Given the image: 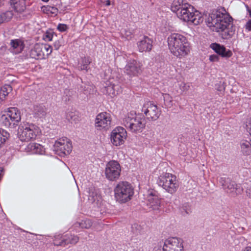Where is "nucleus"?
<instances>
[{
    "label": "nucleus",
    "mask_w": 251,
    "mask_h": 251,
    "mask_svg": "<svg viewBox=\"0 0 251 251\" xmlns=\"http://www.w3.org/2000/svg\"><path fill=\"white\" fill-rule=\"evenodd\" d=\"M142 112L144 113L146 118L149 121L156 120L160 115V110L157 105L151 101H147L144 104Z\"/></svg>",
    "instance_id": "obj_13"
},
{
    "label": "nucleus",
    "mask_w": 251,
    "mask_h": 251,
    "mask_svg": "<svg viewBox=\"0 0 251 251\" xmlns=\"http://www.w3.org/2000/svg\"><path fill=\"white\" fill-rule=\"evenodd\" d=\"M121 167L116 161H110L106 165L105 175L106 178L110 181H115L120 176Z\"/></svg>",
    "instance_id": "obj_12"
},
{
    "label": "nucleus",
    "mask_w": 251,
    "mask_h": 251,
    "mask_svg": "<svg viewBox=\"0 0 251 251\" xmlns=\"http://www.w3.org/2000/svg\"><path fill=\"white\" fill-rule=\"evenodd\" d=\"M142 229V226L137 223H134L131 226L132 232L135 234H141Z\"/></svg>",
    "instance_id": "obj_41"
},
{
    "label": "nucleus",
    "mask_w": 251,
    "mask_h": 251,
    "mask_svg": "<svg viewBox=\"0 0 251 251\" xmlns=\"http://www.w3.org/2000/svg\"><path fill=\"white\" fill-rule=\"evenodd\" d=\"M232 18L226 13L224 8L213 9L205 20L207 25L213 31L222 32L230 36L232 31L230 28L232 27Z\"/></svg>",
    "instance_id": "obj_1"
},
{
    "label": "nucleus",
    "mask_w": 251,
    "mask_h": 251,
    "mask_svg": "<svg viewBox=\"0 0 251 251\" xmlns=\"http://www.w3.org/2000/svg\"><path fill=\"white\" fill-rule=\"evenodd\" d=\"M12 16L13 13L11 11L0 12V25L4 22L9 21Z\"/></svg>",
    "instance_id": "obj_31"
},
{
    "label": "nucleus",
    "mask_w": 251,
    "mask_h": 251,
    "mask_svg": "<svg viewBox=\"0 0 251 251\" xmlns=\"http://www.w3.org/2000/svg\"><path fill=\"white\" fill-rule=\"evenodd\" d=\"M41 11L49 15L52 16L53 15H56L58 13V9L50 5L43 6L41 7Z\"/></svg>",
    "instance_id": "obj_30"
},
{
    "label": "nucleus",
    "mask_w": 251,
    "mask_h": 251,
    "mask_svg": "<svg viewBox=\"0 0 251 251\" xmlns=\"http://www.w3.org/2000/svg\"><path fill=\"white\" fill-rule=\"evenodd\" d=\"M163 166L162 164L158 167L159 174L157 183L166 192L172 194L176 191L178 187V181L175 175L167 172L165 167L162 169Z\"/></svg>",
    "instance_id": "obj_3"
},
{
    "label": "nucleus",
    "mask_w": 251,
    "mask_h": 251,
    "mask_svg": "<svg viewBox=\"0 0 251 251\" xmlns=\"http://www.w3.org/2000/svg\"><path fill=\"white\" fill-rule=\"evenodd\" d=\"M78 240L79 238L77 236L67 233L64 235V240L62 243L64 244V247H65L69 244H75Z\"/></svg>",
    "instance_id": "obj_27"
},
{
    "label": "nucleus",
    "mask_w": 251,
    "mask_h": 251,
    "mask_svg": "<svg viewBox=\"0 0 251 251\" xmlns=\"http://www.w3.org/2000/svg\"><path fill=\"white\" fill-rule=\"evenodd\" d=\"M33 113L34 116L36 117L42 118L44 117L46 113V110L45 106L39 105L34 106Z\"/></svg>",
    "instance_id": "obj_29"
},
{
    "label": "nucleus",
    "mask_w": 251,
    "mask_h": 251,
    "mask_svg": "<svg viewBox=\"0 0 251 251\" xmlns=\"http://www.w3.org/2000/svg\"><path fill=\"white\" fill-rule=\"evenodd\" d=\"M120 83L119 79L110 78L109 80L104 82L103 87L102 88V92L111 98L114 97L122 92V88Z\"/></svg>",
    "instance_id": "obj_9"
},
{
    "label": "nucleus",
    "mask_w": 251,
    "mask_h": 251,
    "mask_svg": "<svg viewBox=\"0 0 251 251\" xmlns=\"http://www.w3.org/2000/svg\"><path fill=\"white\" fill-rule=\"evenodd\" d=\"M111 118L110 114L102 112L99 114L95 120V126L98 130L107 129L111 125Z\"/></svg>",
    "instance_id": "obj_16"
},
{
    "label": "nucleus",
    "mask_w": 251,
    "mask_h": 251,
    "mask_svg": "<svg viewBox=\"0 0 251 251\" xmlns=\"http://www.w3.org/2000/svg\"><path fill=\"white\" fill-rule=\"evenodd\" d=\"M61 46V42L59 40H56L54 42L53 47H54L55 50H58Z\"/></svg>",
    "instance_id": "obj_44"
},
{
    "label": "nucleus",
    "mask_w": 251,
    "mask_h": 251,
    "mask_svg": "<svg viewBox=\"0 0 251 251\" xmlns=\"http://www.w3.org/2000/svg\"><path fill=\"white\" fill-rule=\"evenodd\" d=\"M219 59V57L217 55H211L209 56V60L211 62L217 61Z\"/></svg>",
    "instance_id": "obj_46"
},
{
    "label": "nucleus",
    "mask_w": 251,
    "mask_h": 251,
    "mask_svg": "<svg viewBox=\"0 0 251 251\" xmlns=\"http://www.w3.org/2000/svg\"><path fill=\"white\" fill-rule=\"evenodd\" d=\"M66 119L71 122L76 123L78 121V117L72 111H69L66 114Z\"/></svg>",
    "instance_id": "obj_40"
},
{
    "label": "nucleus",
    "mask_w": 251,
    "mask_h": 251,
    "mask_svg": "<svg viewBox=\"0 0 251 251\" xmlns=\"http://www.w3.org/2000/svg\"><path fill=\"white\" fill-rule=\"evenodd\" d=\"M153 251H183L182 240L175 237L169 238L164 241L163 247L155 246Z\"/></svg>",
    "instance_id": "obj_7"
},
{
    "label": "nucleus",
    "mask_w": 251,
    "mask_h": 251,
    "mask_svg": "<svg viewBox=\"0 0 251 251\" xmlns=\"http://www.w3.org/2000/svg\"><path fill=\"white\" fill-rule=\"evenodd\" d=\"M114 192L116 201L124 203L131 199L134 194V189L128 182L120 181L114 188Z\"/></svg>",
    "instance_id": "obj_4"
},
{
    "label": "nucleus",
    "mask_w": 251,
    "mask_h": 251,
    "mask_svg": "<svg viewBox=\"0 0 251 251\" xmlns=\"http://www.w3.org/2000/svg\"><path fill=\"white\" fill-rule=\"evenodd\" d=\"M54 151L59 156H64L70 154L72 146L70 140L66 137L59 139L54 144Z\"/></svg>",
    "instance_id": "obj_11"
},
{
    "label": "nucleus",
    "mask_w": 251,
    "mask_h": 251,
    "mask_svg": "<svg viewBox=\"0 0 251 251\" xmlns=\"http://www.w3.org/2000/svg\"><path fill=\"white\" fill-rule=\"evenodd\" d=\"M54 35H56L52 30H48L43 36V39L45 41L49 42L52 40Z\"/></svg>",
    "instance_id": "obj_38"
},
{
    "label": "nucleus",
    "mask_w": 251,
    "mask_h": 251,
    "mask_svg": "<svg viewBox=\"0 0 251 251\" xmlns=\"http://www.w3.org/2000/svg\"><path fill=\"white\" fill-rule=\"evenodd\" d=\"M43 1H44V2H48L49 1V0H42Z\"/></svg>",
    "instance_id": "obj_56"
},
{
    "label": "nucleus",
    "mask_w": 251,
    "mask_h": 251,
    "mask_svg": "<svg viewBox=\"0 0 251 251\" xmlns=\"http://www.w3.org/2000/svg\"><path fill=\"white\" fill-rule=\"evenodd\" d=\"M68 27L65 24H59L57 26V29L60 32H65L68 29Z\"/></svg>",
    "instance_id": "obj_43"
},
{
    "label": "nucleus",
    "mask_w": 251,
    "mask_h": 251,
    "mask_svg": "<svg viewBox=\"0 0 251 251\" xmlns=\"http://www.w3.org/2000/svg\"><path fill=\"white\" fill-rule=\"evenodd\" d=\"M182 4H183V0H175L171 5V10L176 13L181 9Z\"/></svg>",
    "instance_id": "obj_34"
},
{
    "label": "nucleus",
    "mask_w": 251,
    "mask_h": 251,
    "mask_svg": "<svg viewBox=\"0 0 251 251\" xmlns=\"http://www.w3.org/2000/svg\"><path fill=\"white\" fill-rule=\"evenodd\" d=\"M169 49L175 56L181 57L187 54L188 43L185 37L179 33H172L168 37Z\"/></svg>",
    "instance_id": "obj_2"
},
{
    "label": "nucleus",
    "mask_w": 251,
    "mask_h": 251,
    "mask_svg": "<svg viewBox=\"0 0 251 251\" xmlns=\"http://www.w3.org/2000/svg\"><path fill=\"white\" fill-rule=\"evenodd\" d=\"M246 7L247 9V11H248L249 16L250 17H251V7H249L247 5H246Z\"/></svg>",
    "instance_id": "obj_51"
},
{
    "label": "nucleus",
    "mask_w": 251,
    "mask_h": 251,
    "mask_svg": "<svg viewBox=\"0 0 251 251\" xmlns=\"http://www.w3.org/2000/svg\"><path fill=\"white\" fill-rule=\"evenodd\" d=\"M147 205L150 210H158L160 207V199L158 193L153 189H149L143 194Z\"/></svg>",
    "instance_id": "obj_10"
},
{
    "label": "nucleus",
    "mask_w": 251,
    "mask_h": 251,
    "mask_svg": "<svg viewBox=\"0 0 251 251\" xmlns=\"http://www.w3.org/2000/svg\"><path fill=\"white\" fill-rule=\"evenodd\" d=\"M164 103L166 107H170L172 105V98L168 94L163 95Z\"/></svg>",
    "instance_id": "obj_42"
},
{
    "label": "nucleus",
    "mask_w": 251,
    "mask_h": 251,
    "mask_svg": "<svg viewBox=\"0 0 251 251\" xmlns=\"http://www.w3.org/2000/svg\"><path fill=\"white\" fill-rule=\"evenodd\" d=\"M203 19L201 13L189 4V25L190 23L197 25L201 23Z\"/></svg>",
    "instance_id": "obj_20"
},
{
    "label": "nucleus",
    "mask_w": 251,
    "mask_h": 251,
    "mask_svg": "<svg viewBox=\"0 0 251 251\" xmlns=\"http://www.w3.org/2000/svg\"><path fill=\"white\" fill-rule=\"evenodd\" d=\"M219 182L222 188L228 193L235 195L240 194L243 191V188L240 184H236L228 177L225 176L220 177Z\"/></svg>",
    "instance_id": "obj_8"
},
{
    "label": "nucleus",
    "mask_w": 251,
    "mask_h": 251,
    "mask_svg": "<svg viewBox=\"0 0 251 251\" xmlns=\"http://www.w3.org/2000/svg\"><path fill=\"white\" fill-rule=\"evenodd\" d=\"M88 199L90 202L93 203L94 207L100 209V213L103 214L106 212V211L105 210L106 202L102 201L101 197L98 190L95 189H91L89 193Z\"/></svg>",
    "instance_id": "obj_15"
},
{
    "label": "nucleus",
    "mask_w": 251,
    "mask_h": 251,
    "mask_svg": "<svg viewBox=\"0 0 251 251\" xmlns=\"http://www.w3.org/2000/svg\"><path fill=\"white\" fill-rule=\"evenodd\" d=\"M247 130L249 133L251 135V121L247 125Z\"/></svg>",
    "instance_id": "obj_50"
},
{
    "label": "nucleus",
    "mask_w": 251,
    "mask_h": 251,
    "mask_svg": "<svg viewBox=\"0 0 251 251\" xmlns=\"http://www.w3.org/2000/svg\"><path fill=\"white\" fill-rule=\"evenodd\" d=\"M127 137L126 130L123 127L118 126L115 128L110 134V141L111 143L115 146L123 145Z\"/></svg>",
    "instance_id": "obj_14"
},
{
    "label": "nucleus",
    "mask_w": 251,
    "mask_h": 251,
    "mask_svg": "<svg viewBox=\"0 0 251 251\" xmlns=\"http://www.w3.org/2000/svg\"><path fill=\"white\" fill-rule=\"evenodd\" d=\"M8 109L11 113V115H12V117L20 122L21 120V112L20 110L16 107H10Z\"/></svg>",
    "instance_id": "obj_36"
},
{
    "label": "nucleus",
    "mask_w": 251,
    "mask_h": 251,
    "mask_svg": "<svg viewBox=\"0 0 251 251\" xmlns=\"http://www.w3.org/2000/svg\"><path fill=\"white\" fill-rule=\"evenodd\" d=\"M9 137V133L2 128H0V148L3 145L6 140Z\"/></svg>",
    "instance_id": "obj_35"
},
{
    "label": "nucleus",
    "mask_w": 251,
    "mask_h": 251,
    "mask_svg": "<svg viewBox=\"0 0 251 251\" xmlns=\"http://www.w3.org/2000/svg\"><path fill=\"white\" fill-rule=\"evenodd\" d=\"M176 14L180 19L187 24L188 23V4L187 3L182 4L181 9L176 13Z\"/></svg>",
    "instance_id": "obj_25"
},
{
    "label": "nucleus",
    "mask_w": 251,
    "mask_h": 251,
    "mask_svg": "<svg viewBox=\"0 0 251 251\" xmlns=\"http://www.w3.org/2000/svg\"><path fill=\"white\" fill-rule=\"evenodd\" d=\"M91 62V59L88 56L81 58L80 61L78 64V68L79 70L81 71L85 70L86 71H88L89 69L88 66Z\"/></svg>",
    "instance_id": "obj_28"
},
{
    "label": "nucleus",
    "mask_w": 251,
    "mask_h": 251,
    "mask_svg": "<svg viewBox=\"0 0 251 251\" xmlns=\"http://www.w3.org/2000/svg\"><path fill=\"white\" fill-rule=\"evenodd\" d=\"M153 41L148 36H144L137 43L138 50L140 52L150 51L152 47Z\"/></svg>",
    "instance_id": "obj_18"
},
{
    "label": "nucleus",
    "mask_w": 251,
    "mask_h": 251,
    "mask_svg": "<svg viewBox=\"0 0 251 251\" xmlns=\"http://www.w3.org/2000/svg\"><path fill=\"white\" fill-rule=\"evenodd\" d=\"M0 121L6 127L14 128L18 126L19 122L12 117L9 109L0 118Z\"/></svg>",
    "instance_id": "obj_19"
},
{
    "label": "nucleus",
    "mask_w": 251,
    "mask_h": 251,
    "mask_svg": "<svg viewBox=\"0 0 251 251\" xmlns=\"http://www.w3.org/2000/svg\"><path fill=\"white\" fill-rule=\"evenodd\" d=\"M210 48L217 54L224 57H229L232 54L230 50H226L224 46L216 43H212L210 45Z\"/></svg>",
    "instance_id": "obj_22"
},
{
    "label": "nucleus",
    "mask_w": 251,
    "mask_h": 251,
    "mask_svg": "<svg viewBox=\"0 0 251 251\" xmlns=\"http://www.w3.org/2000/svg\"><path fill=\"white\" fill-rule=\"evenodd\" d=\"M3 1L4 0H0V7L4 4Z\"/></svg>",
    "instance_id": "obj_55"
},
{
    "label": "nucleus",
    "mask_w": 251,
    "mask_h": 251,
    "mask_svg": "<svg viewBox=\"0 0 251 251\" xmlns=\"http://www.w3.org/2000/svg\"><path fill=\"white\" fill-rule=\"evenodd\" d=\"M243 251H251V247H246Z\"/></svg>",
    "instance_id": "obj_53"
},
{
    "label": "nucleus",
    "mask_w": 251,
    "mask_h": 251,
    "mask_svg": "<svg viewBox=\"0 0 251 251\" xmlns=\"http://www.w3.org/2000/svg\"><path fill=\"white\" fill-rule=\"evenodd\" d=\"M40 132V128L35 124L24 122L19 127L18 135L20 140L28 142L35 139Z\"/></svg>",
    "instance_id": "obj_5"
},
{
    "label": "nucleus",
    "mask_w": 251,
    "mask_h": 251,
    "mask_svg": "<svg viewBox=\"0 0 251 251\" xmlns=\"http://www.w3.org/2000/svg\"><path fill=\"white\" fill-rule=\"evenodd\" d=\"M44 48L48 54H50L52 52V47L51 46L47 45Z\"/></svg>",
    "instance_id": "obj_45"
},
{
    "label": "nucleus",
    "mask_w": 251,
    "mask_h": 251,
    "mask_svg": "<svg viewBox=\"0 0 251 251\" xmlns=\"http://www.w3.org/2000/svg\"><path fill=\"white\" fill-rule=\"evenodd\" d=\"M187 209V204H184L181 208L182 213L183 214L184 212L185 214H187L188 213Z\"/></svg>",
    "instance_id": "obj_47"
},
{
    "label": "nucleus",
    "mask_w": 251,
    "mask_h": 251,
    "mask_svg": "<svg viewBox=\"0 0 251 251\" xmlns=\"http://www.w3.org/2000/svg\"><path fill=\"white\" fill-rule=\"evenodd\" d=\"M245 27L249 31H251V20L248 21L245 25Z\"/></svg>",
    "instance_id": "obj_48"
},
{
    "label": "nucleus",
    "mask_w": 251,
    "mask_h": 251,
    "mask_svg": "<svg viewBox=\"0 0 251 251\" xmlns=\"http://www.w3.org/2000/svg\"><path fill=\"white\" fill-rule=\"evenodd\" d=\"M92 225V222L91 220L85 219L81 220L80 222L75 223L76 226H79L82 228H89Z\"/></svg>",
    "instance_id": "obj_33"
},
{
    "label": "nucleus",
    "mask_w": 251,
    "mask_h": 251,
    "mask_svg": "<svg viewBox=\"0 0 251 251\" xmlns=\"http://www.w3.org/2000/svg\"><path fill=\"white\" fill-rule=\"evenodd\" d=\"M11 91L12 87L9 85H4L1 87L0 89V99L3 100Z\"/></svg>",
    "instance_id": "obj_32"
},
{
    "label": "nucleus",
    "mask_w": 251,
    "mask_h": 251,
    "mask_svg": "<svg viewBox=\"0 0 251 251\" xmlns=\"http://www.w3.org/2000/svg\"><path fill=\"white\" fill-rule=\"evenodd\" d=\"M121 35L126 40H130L132 38V32L128 29H123L121 31Z\"/></svg>",
    "instance_id": "obj_39"
},
{
    "label": "nucleus",
    "mask_w": 251,
    "mask_h": 251,
    "mask_svg": "<svg viewBox=\"0 0 251 251\" xmlns=\"http://www.w3.org/2000/svg\"><path fill=\"white\" fill-rule=\"evenodd\" d=\"M125 126L132 132H140L145 126V119L141 115L133 112L128 114L123 119Z\"/></svg>",
    "instance_id": "obj_6"
},
{
    "label": "nucleus",
    "mask_w": 251,
    "mask_h": 251,
    "mask_svg": "<svg viewBox=\"0 0 251 251\" xmlns=\"http://www.w3.org/2000/svg\"><path fill=\"white\" fill-rule=\"evenodd\" d=\"M246 193L247 196L251 198V187H250L247 189Z\"/></svg>",
    "instance_id": "obj_49"
},
{
    "label": "nucleus",
    "mask_w": 251,
    "mask_h": 251,
    "mask_svg": "<svg viewBox=\"0 0 251 251\" xmlns=\"http://www.w3.org/2000/svg\"><path fill=\"white\" fill-rule=\"evenodd\" d=\"M10 45L11 51L15 54L21 53L25 48L24 41L20 39L11 40Z\"/></svg>",
    "instance_id": "obj_21"
},
{
    "label": "nucleus",
    "mask_w": 251,
    "mask_h": 251,
    "mask_svg": "<svg viewBox=\"0 0 251 251\" xmlns=\"http://www.w3.org/2000/svg\"><path fill=\"white\" fill-rule=\"evenodd\" d=\"M168 29V28H167L166 27H161L160 28V30L162 32V33H165L167 31Z\"/></svg>",
    "instance_id": "obj_52"
},
{
    "label": "nucleus",
    "mask_w": 251,
    "mask_h": 251,
    "mask_svg": "<svg viewBox=\"0 0 251 251\" xmlns=\"http://www.w3.org/2000/svg\"><path fill=\"white\" fill-rule=\"evenodd\" d=\"M44 53L42 51V46L36 44L31 49L30 51V56L31 58L39 59L44 58Z\"/></svg>",
    "instance_id": "obj_23"
},
{
    "label": "nucleus",
    "mask_w": 251,
    "mask_h": 251,
    "mask_svg": "<svg viewBox=\"0 0 251 251\" xmlns=\"http://www.w3.org/2000/svg\"><path fill=\"white\" fill-rule=\"evenodd\" d=\"M141 63L135 60L129 61L125 67V73L131 76H135L140 74L142 71Z\"/></svg>",
    "instance_id": "obj_17"
},
{
    "label": "nucleus",
    "mask_w": 251,
    "mask_h": 251,
    "mask_svg": "<svg viewBox=\"0 0 251 251\" xmlns=\"http://www.w3.org/2000/svg\"><path fill=\"white\" fill-rule=\"evenodd\" d=\"M64 235L63 234H58L55 235L53 240L54 245L57 246L64 247V244L62 243L64 240Z\"/></svg>",
    "instance_id": "obj_37"
},
{
    "label": "nucleus",
    "mask_w": 251,
    "mask_h": 251,
    "mask_svg": "<svg viewBox=\"0 0 251 251\" xmlns=\"http://www.w3.org/2000/svg\"><path fill=\"white\" fill-rule=\"evenodd\" d=\"M27 150L31 153L43 154L45 153V148L39 144L31 143L27 146Z\"/></svg>",
    "instance_id": "obj_24"
},
{
    "label": "nucleus",
    "mask_w": 251,
    "mask_h": 251,
    "mask_svg": "<svg viewBox=\"0 0 251 251\" xmlns=\"http://www.w3.org/2000/svg\"><path fill=\"white\" fill-rule=\"evenodd\" d=\"M241 152L246 155L251 153V139L250 141L242 140L240 142Z\"/></svg>",
    "instance_id": "obj_26"
},
{
    "label": "nucleus",
    "mask_w": 251,
    "mask_h": 251,
    "mask_svg": "<svg viewBox=\"0 0 251 251\" xmlns=\"http://www.w3.org/2000/svg\"><path fill=\"white\" fill-rule=\"evenodd\" d=\"M105 4L106 6H109L110 5V1L109 0H107L105 1Z\"/></svg>",
    "instance_id": "obj_54"
}]
</instances>
